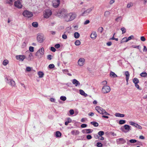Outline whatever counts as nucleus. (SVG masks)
I'll list each match as a JSON object with an SVG mask.
<instances>
[{"instance_id":"1","label":"nucleus","mask_w":147,"mask_h":147,"mask_svg":"<svg viewBox=\"0 0 147 147\" xmlns=\"http://www.w3.org/2000/svg\"><path fill=\"white\" fill-rule=\"evenodd\" d=\"M76 15L75 13H67L65 19L67 21H70L74 20L76 17Z\"/></svg>"},{"instance_id":"2","label":"nucleus","mask_w":147,"mask_h":147,"mask_svg":"<svg viewBox=\"0 0 147 147\" xmlns=\"http://www.w3.org/2000/svg\"><path fill=\"white\" fill-rule=\"evenodd\" d=\"M67 13L66 10L62 9L59 10L57 13L56 15L60 18H63L65 19Z\"/></svg>"},{"instance_id":"3","label":"nucleus","mask_w":147,"mask_h":147,"mask_svg":"<svg viewBox=\"0 0 147 147\" xmlns=\"http://www.w3.org/2000/svg\"><path fill=\"white\" fill-rule=\"evenodd\" d=\"M44 53V49L43 47H42L38 50L36 54V55L38 58H40L43 57Z\"/></svg>"},{"instance_id":"4","label":"nucleus","mask_w":147,"mask_h":147,"mask_svg":"<svg viewBox=\"0 0 147 147\" xmlns=\"http://www.w3.org/2000/svg\"><path fill=\"white\" fill-rule=\"evenodd\" d=\"M22 14L24 17L28 18L31 17L33 16V13L32 12L28 10L24 11Z\"/></svg>"},{"instance_id":"5","label":"nucleus","mask_w":147,"mask_h":147,"mask_svg":"<svg viewBox=\"0 0 147 147\" xmlns=\"http://www.w3.org/2000/svg\"><path fill=\"white\" fill-rule=\"evenodd\" d=\"M131 127L130 126L127 125H125L123 127H121V129L123 132L127 133L131 129Z\"/></svg>"},{"instance_id":"6","label":"nucleus","mask_w":147,"mask_h":147,"mask_svg":"<svg viewBox=\"0 0 147 147\" xmlns=\"http://www.w3.org/2000/svg\"><path fill=\"white\" fill-rule=\"evenodd\" d=\"M5 81L6 83L10 85L12 87L15 86L16 84L15 82L13 80L11 79H9L7 78H5Z\"/></svg>"},{"instance_id":"7","label":"nucleus","mask_w":147,"mask_h":147,"mask_svg":"<svg viewBox=\"0 0 147 147\" xmlns=\"http://www.w3.org/2000/svg\"><path fill=\"white\" fill-rule=\"evenodd\" d=\"M110 87L107 85H104L102 88V92L104 94L107 93L110 91Z\"/></svg>"},{"instance_id":"8","label":"nucleus","mask_w":147,"mask_h":147,"mask_svg":"<svg viewBox=\"0 0 147 147\" xmlns=\"http://www.w3.org/2000/svg\"><path fill=\"white\" fill-rule=\"evenodd\" d=\"M52 14L51 11L49 9H46L45 10L44 13V17L46 18H48Z\"/></svg>"},{"instance_id":"9","label":"nucleus","mask_w":147,"mask_h":147,"mask_svg":"<svg viewBox=\"0 0 147 147\" xmlns=\"http://www.w3.org/2000/svg\"><path fill=\"white\" fill-rule=\"evenodd\" d=\"M37 40L39 42H42L44 40L43 35L42 34H38L37 36Z\"/></svg>"},{"instance_id":"10","label":"nucleus","mask_w":147,"mask_h":147,"mask_svg":"<svg viewBox=\"0 0 147 147\" xmlns=\"http://www.w3.org/2000/svg\"><path fill=\"white\" fill-rule=\"evenodd\" d=\"M93 9V7H90V8L87 9L86 10L84 11L82 14V16H85L88 15L92 10Z\"/></svg>"},{"instance_id":"11","label":"nucleus","mask_w":147,"mask_h":147,"mask_svg":"<svg viewBox=\"0 0 147 147\" xmlns=\"http://www.w3.org/2000/svg\"><path fill=\"white\" fill-rule=\"evenodd\" d=\"M60 2V0H53L52 1L53 7L55 8L59 6Z\"/></svg>"},{"instance_id":"12","label":"nucleus","mask_w":147,"mask_h":147,"mask_svg":"<svg viewBox=\"0 0 147 147\" xmlns=\"http://www.w3.org/2000/svg\"><path fill=\"white\" fill-rule=\"evenodd\" d=\"M126 141L123 138H120L116 140V142L117 144H123L125 143Z\"/></svg>"},{"instance_id":"13","label":"nucleus","mask_w":147,"mask_h":147,"mask_svg":"<svg viewBox=\"0 0 147 147\" xmlns=\"http://www.w3.org/2000/svg\"><path fill=\"white\" fill-rule=\"evenodd\" d=\"M85 61V60L84 58H80L78 61V65L80 66H82L84 64Z\"/></svg>"},{"instance_id":"14","label":"nucleus","mask_w":147,"mask_h":147,"mask_svg":"<svg viewBox=\"0 0 147 147\" xmlns=\"http://www.w3.org/2000/svg\"><path fill=\"white\" fill-rule=\"evenodd\" d=\"M14 5L16 7L18 8H21L22 7L21 3L19 1H15L14 3Z\"/></svg>"},{"instance_id":"15","label":"nucleus","mask_w":147,"mask_h":147,"mask_svg":"<svg viewBox=\"0 0 147 147\" xmlns=\"http://www.w3.org/2000/svg\"><path fill=\"white\" fill-rule=\"evenodd\" d=\"M95 109L98 113L102 115L103 113V111L104 109L99 106L96 107H95Z\"/></svg>"},{"instance_id":"16","label":"nucleus","mask_w":147,"mask_h":147,"mask_svg":"<svg viewBox=\"0 0 147 147\" xmlns=\"http://www.w3.org/2000/svg\"><path fill=\"white\" fill-rule=\"evenodd\" d=\"M16 57L17 59L21 61H23L26 58L25 56L24 55H17Z\"/></svg>"},{"instance_id":"17","label":"nucleus","mask_w":147,"mask_h":147,"mask_svg":"<svg viewBox=\"0 0 147 147\" xmlns=\"http://www.w3.org/2000/svg\"><path fill=\"white\" fill-rule=\"evenodd\" d=\"M93 131V130L90 129H86L82 130V132L83 134H90Z\"/></svg>"},{"instance_id":"18","label":"nucleus","mask_w":147,"mask_h":147,"mask_svg":"<svg viewBox=\"0 0 147 147\" xmlns=\"http://www.w3.org/2000/svg\"><path fill=\"white\" fill-rule=\"evenodd\" d=\"M97 36V34L96 32L93 31L92 32L90 35V37L93 39H95Z\"/></svg>"},{"instance_id":"19","label":"nucleus","mask_w":147,"mask_h":147,"mask_svg":"<svg viewBox=\"0 0 147 147\" xmlns=\"http://www.w3.org/2000/svg\"><path fill=\"white\" fill-rule=\"evenodd\" d=\"M72 83L74 84L76 86L80 85V82L75 79H74L73 80Z\"/></svg>"},{"instance_id":"20","label":"nucleus","mask_w":147,"mask_h":147,"mask_svg":"<svg viewBox=\"0 0 147 147\" xmlns=\"http://www.w3.org/2000/svg\"><path fill=\"white\" fill-rule=\"evenodd\" d=\"M71 134L73 135H78L80 133L79 131L78 130H73L71 132Z\"/></svg>"},{"instance_id":"21","label":"nucleus","mask_w":147,"mask_h":147,"mask_svg":"<svg viewBox=\"0 0 147 147\" xmlns=\"http://www.w3.org/2000/svg\"><path fill=\"white\" fill-rule=\"evenodd\" d=\"M33 58V55L31 53H30L28 57L27 58V59L28 61H30Z\"/></svg>"},{"instance_id":"22","label":"nucleus","mask_w":147,"mask_h":147,"mask_svg":"<svg viewBox=\"0 0 147 147\" xmlns=\"http://www.w3.org/2000/svg\"><path fill=\"white\" fill-rule=\"evenodd\" d=\"M110 76L111 77L114 78L116 77L117 76L115 73L112 71H111L110 73Z\"/></svg>"},{"instance_id":"23","label":"nucleus","mask_w":147,"mask_h":147,"mask_svg":"<svg viewBox=\"0 0 147 147\" xmlns=\"http://www.w3.org/2000/svg\"><path fill=\"white\" fill-rule=\"evenodd\" d=\"M125 74L126 76V80H127L129 79V74L128 71H125Z\"/></svg>"},{"instance_id":"24","label":"nucleus","mask_w":147,"mask_h":147,"mask_svg":"<svg viewBox=\"0 0 147 147\" xmlns=\"http://www.w3.org/2000/svg\"><path fill=\"white\" fill-rule=\"evenodd\" d=\"M80 94L84 96L85 97L86 96H87V94L85 93L82 90H80Z\"/></svg>"},{"instance_id":"25","label":"nucleus","mask_w":147,"mask_h":147,"mask_svg":"<svg viewBox=\"0 0 147 147\" xmlns=\"http://www.w3.org/2000/svg\"><path fill=\"white\" fill-rule=\"evenodd\" d=\"M133 82L135 84H138L139 82V80L137 78H134L133 79Z\"/></svg>"},{"instance_id":"26","label":"nucleus","mask_w":147,"mask_h":147,"mask_svg":"<svg viewBox=\"0 0 147 147\" xmlns=\"http://www.w3.org/2000/svg\"><path fill=\"white\" fill-rule=\"evenodd\" d=\"M39 77L40 78H42L44 76V74L42 71H39L38 73Z\"/></svg>"},{"instance_id":"27","label":"nucleus","mask_w":147,"mask_h":147,"mask_svg":"<svg viewBox=\"0 0 147 147\" xmlns=\"http://www.w3.org/2000/svg\"><path fill=\"white\" fill-rule=\"evenodd\" d=\"M71 120L70 118H68L67 119V121L65 122V125H68V123L71 122Z\"/></svg>"},{"instance_id":"28","label":"nucleus","mask_w":147,"mask_h":147,"mask_svg":"<svg viewBox=\"0 0 147 147\" xmlns=\"http://www.w3.org/2000/svg\"><path fill=\"white\" fill-rule=\"evenodd\" d=\"M116 117H124V115L123 114H121L119 113H116L115 115Z\"/></svg>"},{"instance_id":"29","label":"nucleus","mask_w":147,"mask_h":147,"mask_svg":"<svg viewBox=\"0 0 147 147\" xmlns=\"http://www.w3.org/2000/svg\"><path fill=\"white\" fill-rule=\"evenodd\" d=\"M80 36V34L78 32H75L74 33V37L76 38H79Z\"/></svg>"},{"instance_id":"30","label":"nucleus","mask_w":147,"mask_h":147,"mask_svg":"<svg viewBox=\"0 0 147 147\" xmlns=\"http://www.w3.org/2000/svg\"><path fill=\"white\" fill-rule=\"evenodd\" d=\"M32 25L35 28L37 27L38 26V24L37 22H33L32 24Z\"/></svg>"},{"instance_id":"31","label":"nucleus","mask_w":147,"mask_h":147,"mask_svg":"<svg viewBox=\"0 0 147 147\" xmlns=\"http://www.w3.org/2000/svg\"><path fill=\"white\" fill-rule=\"evenodd\" d=\"M90 123L92 125H93L95 127H97L98 125V123L96 122H91Z\"/></svg>"},{"instance_id":"32","label":"nucleus","mask_w":147,"mask_h":147,"mask_svg":"<svg viewBox=\"0 0 147 147\" xmlns=\"http://www.w3.org/2000/svg\"><path fill=\"white\" fill-rule=\"evenodd\" d=\"M61 134V133L59 131H57L56 132L55 135L57 137H60Z\"/></svg>"},{"instance_id":"33","label":"nucleus","mask_w":147,"mask_h":147,"mask_svg":"<svg viewBox=\"0 0 147 147\" xmlns=\"http://www.w3.org/2000/svg\"><path fill=\"white\" fill-rule=\"evenodd\" d=\"M110 14V13L109 11H106L105 12L104 15L105 17L108 16Z\"/></svg>"},{"instance_id":"34","label":"nucleus","mask_w":147,"mask_h":147,"mask_svg":"<svg viewBox=\"0 0 147 147\" xmlns=\"http://www.w3.org/2000/svg\"><path fill=\"white\" fill-rule=\"evenodd\" d=\"M140 75L142 77H145L147 76V74L146 72H142L140 74Z\"/></svg>"},{"instance_id":"35","label":"nucleus","mask_w":147,"mask_h":147,"mask_svg":"<svg viewBox=\"0 0 147 147\" xmlns=\"http://www.w3.org/2000/svg\"><path fill=\"white\" fill-rule=\"evenodd\" d=\"M9 61L7 60H5L3 63V64L5 66L8 63Z\"/></svg>"},{"instance_id":"36","label":"nucleus","mask_w":147,"mask_h":147,"mask_svg":"<svg viewBox=\"0 0 147 147\" xmlns=\"http://www.w3.org/2000/svg\"><path fill=\"white\" fill-rule=\"evenodd\" d=\"M80 41L78 40H76L75 42V44L76 46H79L80 45Z\"/></svg>"},{"instance_id":"37","label":"nucleus","mask_w":147,"mask_h":147,"mask_svg":"<svg viewBox=\"0 0 147 147\" xmlns=\"http://www.w3.org/2000/svg\"><path fill=\"white\" fill-rule=\"evenodd\" d=\"M66 97L64 96H61L60 97V99L63 101H65L66 100Z\"/></svg>"},{"instance_id":"38","label":"nucleus","mask_w":147,"mask_h":147,"mask_svg":"<svg viewBox=\"0 0 147 147\" xmlns=\"http://www.w3.org/2000/svg\"><path fill=\"white\" fill-rule=\"evenodd\" d=\"M96 146L98 147H102L103 144L101 142H98L96 143Z\"/></svg>"},{"instance_id":"39","label":"nucleus","mask_w":147,"mask_h":147,"mask_svg":"<svg viewBox=\"0 0 147 147\" xmlns=\"http://www.w3.org/2000/svg\"><path fill=\"white\" fill-rule=\"evenodd\" d=\"M129 123L131 125H133V126L135 127H136V125L137 124V123H135L132 121H130Z\"/></svg>"},{"instance_id":"40","label":"nucleus","mask_w":147,"mask_h":147,"mask_svg":"<svg viewBox=\"0 0 147 147\" xmlns=\"http://www.w3.org/2000/svg\"><path fill=\"white\" fill-rule=\"evenodd\" d=\"M104 134V132L103 131H100L98 132V134L100 136H101L103 135Z\"/></svg>"},{"instance_id":"41","label":"nucleus","mask_w":147,"mask_h":147,"mask_svg":"<svg viewBox=\"0 0 147 147\" xmlns=\"http://www.w3.org/2000/svg\"><path fill=\"white\" fill-rule=\"evenodd\" d=\"M126 121L125 120H120L119 122L120 124H123L125 123Z\"/></svg>"},{"instance_id":"42","label":"nucleus","mask_w":147,"mask_h":147,"mask_svg":"<svg viewBox=\"0 0 147 147\" xmlns=\"http://www.w3.org/2000/svg\"><path fill=\"white\" fill-rule=\"evenodd\" d=\"M122 20V18L121 16H119L115 19V21L117 22H119L121 21Z\"/></svg>"},{"instance_id":"43","label":"nucleus","mask_w":147,"mask_h":147,"mask_svg":"<svg viewBox=\"0 0 147 147\" xmlns=\"http://www.w3.org/2000/svg\"><path fill=\"white\" fill-rule=\"evenodd\" d=\"M65 32H64V34L62 36V38L64 39H66L67 38V35L65 34Z\"/></svg>"},{"instance_id":"44","label":"nucleus","mask_w":147,"mask_h":147,"mask_svg":"<svg viewBox=\"0 0 147 147\" xmlns=\"http://www.w3.org/2000/svg\"><path fill=\"white\" fill-rule=\"evenodd\" d=\"M31 68L30 67H27L26 68V71L27 72H30L31 70Z\"/></svg>"},{"instance_id":"45","label":"nucleus","mask_w":147,"mask_h":147,"mask_svg":"<svg viewBox=\"0 0 147 147\" xmlns=\"http://www.w3.org/2000/svg\"><path fill=\"white\" fill-rule=\"evenodd\" d=\"M103 30V28L102 27L99 28L98 29V31L100 33H102Z\"/></svg>"},{"instance_id":"46","label":"nucleus","mask_w":147,"mask_h":147,"mask_svg":"<svg viewBox=\"0 0 147 147\" xmlns=\"http://www.w3.org/2000/svg\"><path fill=\"white\" fill-rule=\"evenodd\" d=\"M103 113L102 114V115H110V114L107 113L105 110V109H104L103 111Z\"/></svg>"},{"instance_id":"47","label":"nucleus","mask_w":147,"mask_h":147,"mask_svg":"<svg viewBox=\"0 0 147 147\" xmlns=\"http://www.w3.org/2000/svg\"><path fill=\"white\" fill-rule=\"evenodd\" d=\"M121 30L122 31L123 34L125 33L126 32V29L124 27L121 28Z\"/></svg>"},{"instance_id":"48","label":"nucleus","mask_w":147,"mask_h":147,"mask_svg":"<svg viewBox=\"0 0 147 147\" xmlns=\"http://www.w3.org/2000/svg\"><path fill=\"white\" fill-rule=\"evenodd\" d=\"M134 38V36L132 35L129 37L127 38V40H131V39H133Z\"/></svg>"},{"instance_id":"49","label":"nucleus","mask_w":147,"mask_h":147,"mask_svg":"<svg viewBox=\"0 0 147 147\" xmlns=\"http://www.w3.org/2000/svg\"><path fill=\"white\" fill-rule=\"evenodd\" d=\"M121 41H122V42H127V41H128L127 40V38L126 37H125L122 39Z\"/></svg>"},{"instance_id":"50","label":"nucleus","mask_w":147,"mask_h":147,"mask_svg":"<svg viewBox=\"0 0 147 147\" xmlns=\"http://www.w3.org/2000/svg\"><path fill=\"white\" fill-rule=\"evenodd\" d=\"M129 142L131 143H135L137 142V140L135 139H131L129 140Z\"/></svg>"},{"instance_id":"51","label":"nucleus","mask_w":147,"mask_h":147,"mask_svg":"<svg viewBox=\"0 0 147 147\" xmlns=\"http://www.w3.org/2000/svg\"><path fill=\"white\" fill-rule=\"evenodd\" d=\"M30 51L31 52H33L34 51V47H33L30 46L29 48Z\"/></svg>"},{"instance_id":"52","label":"nucleus","mask_w":147,"mask_h":147,"mask_svg":"<svg viewBox=\"0 0 147 147\" xmlns=\"http://www.w3.org/2000/svg\"><path fill=\"white\" fill-rule=\"evenodd\" d=\"M132 47L134 48H137L138 49H139L140 50V45H138V46H135L134 45H132Z\"/></svg>"},{"instance_id":"53","label":"nucleus","mask_w":147,"mask_h":147,"mask_svg":"<svg viewBox=\"0 0 147 147\" xmlns=\"http://www.w3.org/2000/svg\"><path fill=\"white\" fill-rule=\"evenodd\" d=\"M55 67V65L53 64H51L49 65V67L50 69H52Z\"/></svg>"},{"instance_id":"54","label":"nucleus","mask_w":147,"mask_h":147,"mask_svg":"<svg viewBox=\"0 0 147 147\" xmlns=\"http://www.w3.org/2000/svg\"><path fill=\"white\" fill-rule=\"evenodd\" d=\"M94 137L96 139H98L99 137V135L98 134H94Z\"/></svg>"},{"instance_id":"55","label":"nucleus","mask_w":147,"mask_h":147,"mask_svg":"<svg viewBox=\"0 0 147 147\" xmlns=\"http://www.w3.org/2000/svg\"><path fill=\"white\" fill-rule=\"evenodd\" d=\"M86 138L88 140H90L92 138V137L91 135H88L86 136Z\"/></svg>"},{"instance_id":"56","label":"nucleus","mask_w":147,"mask_h":147,"mask_svg":"<svg viewBox=\"0 0 147 147\" xmlns=\"http://www.w3.org/2000/svg\"><path fill=\"white\" fill-rule=\"evenodd\" d=\"M87 126V125L86 124H83L81 125V127L82 128H83L86 127Z\"/></svg>"},{"instance_id":"57","label":"nucleus","mask_w":147,"mask_h":147,"mask_svg":"<svg viewBox=\"0 0 147 147\" xmlns=\"http://www.w3.org/2000/svg\"><path fill=\"white\" fill-rule=\"evenodd\" d=\"M60 47V45L59 44H57L55 45V47L56 49L59 48Z\"/></svg>"},{"instance_id":"58","label":"nucleus","mask_w":147,"mask_h":147,"mask_svg":"<svg viewBox=\"0 0 147 147\" xmlns=\"http://www.w3.org/2000/svg\"><path fill=\"white\" fill-rule=\"evenodd\" d=\"M51 51H52L53 52H55L56 50L53 47H51Z\"/></svg>"},{"instance_id":"59","label":"nucleus","mask_w":147,"mask_h":147,"mask_svg":"<svg viewBox=\"0 0 147 147\" xmlns=\"http://www.w3.org/2000/svg\"><path fill=\"white\" fill-rule=\"evenodd\" d=\"M140 39L142 41H144L146 40V39L143 36H142L141 37Z\"/></svg>"},{"instance_id":"60","label":"nucleus","mask_w":147,"mask_h":147,"mask_svg":"<svg viewBox=\"0 0 147 147\" xmlns=\"http://www.w3.org/2000/svg\"><path fill=\"white\" fill-rule=\"evenodd\" d=\"M69 113L71 115H73L74 114V111L73 110L71 109L69 111Z\"/></svg>"},{"instance_id":"61","label":"nucleus","mask_w":147,"mask_h":147,"mask_svg":"<svg viewBox=\"0 0 147 147\" xmlns=\"http://www.w3.org/2000/svg\"><path fill=\"white\" fill-rule=\"evenodd\" d=\"M135 86L136 88L138 89H139L140 90H141V89H140V87L139 85L138 84H135Z\"/></svg>"},{"instance_id":"62","label":"nucleus","mask_w":147,"mask_h":147,"mask_svg":"<svg viewBox=\"0 0 147 147\" xmlns=\"http://www.w3.org/2000/svg\"><path fill=\"white\" fill-rule=\"evenodd\" d=\"M136 127L140 129H142V127L140 125L138 124H137V125H136Z\"/></svg>"},{"instance_id":"63","label":"nucleus","mask_w":147,"mask_h":147,"mask_svg":"<svg viewBox=\"0 0 147 147\" xmlns=\"http://www.w3.org/2000/svg\"><path fill=\"white\" fill-rule=\"evenodd\" d=\"M51 57H52V56H51V55H48L47 56V59L49 60H51L52 59L51 58Z\"/></svg>"},{"instance_id":"64","label":"nucleus","mask_w":147,"mask_h":147,"mask_svg":"<svg viewBox=\"0 0 147 147\" xmlns=\"http://www.w3.org/2000/svg\"><path fill=\"white\" fill-rule=\"evenodd\" d=\"M90 23V21L89 20H87L84 22V24L85 25L87 24Z\"/></svg>"}]
</instances>
